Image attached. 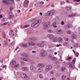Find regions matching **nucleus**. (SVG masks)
I'll list each match as a JSON object with an SVG mask.
<instances>
[{"label":"nucleus","mask_w":80,"mask_h":80,"mask_svg":"<svg viewBox=\"0 0 80 80\" xmlns=\"http://www.w3.org/2000/svg\"><path fill=\"white\" fill-rule=\"evenodd\" d=\"M40 25L39 23V21L38 20H37L34 21L31 24V26L33 28H36V27H38Z\"/></svg>","instance_id":"obj_1"},{"label":"nucleus","mask_w":80,"mask_h":80,"mask_svg":"<svg viewBox=\"0 0 80 80\" xmlns=\"http://www.w3.org/2000/svg\"><path fill=\"white\" fill-rule=\"evenodd\" d=\"M75 62H76V58H74L72 62L69 63V67L71 68H75V66L73 65V64L75 63Z\"/></svg>","instance_id":"obj_2"},{"label":"nucleus","mask_w":80,"mask_h":80,"mask_svg":"<svg viewBox=\"0 0 80 80\" xmlns=\"http://www.w3.org/2000/svg\"><path fill=\"white\" fill-rule=\"evenodd\" d=\"M55 13V11H49L48 12L46 13L45 14V16H52L53 15V14Z\"/></svg>","instance_id":"obj_3"},{"label":"nucleus","mask_w":80,"mask_h":80,"mask_svg":"<svg viewBox=\"0 0 80 80\" xmlns=\"http://www.w3.org/2000/svg\"><path fill=\"white\" fill-rule=\"evenodd\" d=\"M50 26H52L51 23L49 21H48L44 24L43 26V28L44 29H45L47 28H48V27H50Z\"/></svg>","instance_id":"obj_4"},{"label":"nucleus","mask_w":80,"mask_h":80,"mask_svg":"<svg viewBox=\"0 0 80 80\" xmlns=\"http://www.w3.org/2000/svg\"><path fill=\"white\" fill-rule=\"evenodd\" d=\"M40 56L41 57H45L46 56L45 51L44 50H42L40 53Z\"/></svg>","instance_id":"obj_5"},{"label":"nucleus","mask_w":80,"mask_h":80,"mask_svg":"<svg viewBox=\"0 0 80 80\" xmlns=\"http://www.w3.org/2000/svg\"><path fill=\"white\" fill-rule=\"evenodd\" d=\"M12 65L13 66L14 68L16 67H18L19 66V64H17V62L15 61H12Z\"/></svg>","instance_id":"obj_6"},{"label":"nucleus","mask_w":80,"mask_h":80,"mask_svg":"<svg viewBox=\"0 0 80 80\" xmlns=\"http://www.w3.org/2000/svg\"><path fill=\"white\" fill-rule=\"evenodd\" d=\"M28 3H29V1L28 0H25L23 6L25 8H27L28 7Z\"/></svg>","instance_id":"obj_7"},{"label":"nucleus","mask_w":80,"mask_h":80,"mask_svg":"<svg viewBox=\"0 0 80 80\" xmlns=\"http://www.w3.org/2000/svg\"><path fill=\"white\" fill-rule=\"evenodd\" d=\"M52 66L51 65H48L45 68V70L46 72H48L52 69Z\"/></svg>","instance_id":"obj_8"},{"label":"nucleus","mask_w":80,"mask_h":80,"mask_svg":"<svg viewBox=\"0 0 80 80\" xmlns=\"http://www.w3.org/2000/svg\"><path fill=\"white\" fill-rule=\"evenodd\" d=\"M30 68L32 72H34V71L36 70V68L33 65H31L30 66Z\"/></svg>","instance_id":"obj_9"},{"label":"nucleus","mask_w":80,"mask_h":80,"mask_svg":"<svg viewBox=\"0 0 80 80\" xmlns=\"http://www.w3.org/2000/svg\"><path fill=\"white\" fill-rule=\"evenodd\" d=\"M36 46L38 47H44V42H43L42 43H38L36 44Z\"/></svg>","instance_id":"obj_10"},{"label":"nucleus","mask_w":80,"mask_h":80,"mask_svg":"<svg viewBox=\"0 0 80 80\" xmlns=\"http://www.w3.org/2000/svg\"><path fill=\"white\" fill-rule=\"evenodd\" d=\"M21 77L22 78L25 79V80H27V79L28 78V77H27V75L25 74H23V75H22Z\"/></svg>","instance_id":"obj_11"},{"label":"nucleus","mask_w":80,"mask_h":80,"mask_svg":"<svg viewBox=\"0 0 80 80\" xmlns=\"http://www.w3.org/2000/svg\"><path fill=\"white\" fill-rule=\"evenodd\" d=\"M44 66H45V65L43 63H39L37 65L38 67V68H42L44 67Z\"/></svg>","instance_id":"obj_12"},{"label":"nucleus","mask_w":80,"mask_h":80,"mask_svg":"<svg viewBox=\"0 0 80 80\" xmlns=\"http://www.w3.org/2000/svg\"><path fill=\"white\" fill-rule=\"evenodd\" d=\"M9 1L10 0H4L3 1V3L5 5H8L10 3Z\"/></svg>","instance_id":"obj_13"},{"label":"nucleus","mask_w":80,"mask_h":80,"mask_svg":"<svg viewBox=\"0 0 80 80\" xmlns=\"http://www.w3.org/2000/svg\"><path fill=\"white\" fill-rule=\"evenodd\" d=\"M48 37L50 39H53L54 38V36L52 34H49L48 35Z\"/></svg>","instance_id":"obj_14"},{"label":"nucleus","mask_w":80,"mask_h":80,"mask_svg":"<svg viewBox=\"0 0 80 80\" xmlns=\"http://www.w3.org/2000/svg\"><path fill=\"white\" fill-rule=\"evenodd\" d=\"M43 70V69L42 68H39L38 69L37 72H38V73H40L42 72Z\"/></svg>","instance_id":"obj_15"},{"label":"nucleus","mask_w":80,"mask_h":80,"mask_svg":"<svg viewBox=\"0 0 80 80\" xmlns=\"http://www.w3.org/2000/svg\"><path fill=\"white\" fill-rule=\"evenodd\" d=\"M21 69L22 70H23V71L26 72V71H27L28 68L26 67H22L21 68Z\"/></svg>","instance_id":"obj_16"},{"label":"nucleus","mask_w":80,"mask_h":80,"mask_svg":"<svg viewBox=\"0 0 80 80\" xmlns=\"http://www.w3.org/2000/svg\"><path fill=\"white\" fill-rule=\"evenodd\" d=\"M56 33H57L58 34H62V30H58L56 31Z\"/></svg>","instance_id":"obj_17"},{"label":"nucleus","mask_w":80,"mask_h":80,"mask_svg":"<svg viewBox=\"0 0 80 80\" xmlns=\"http://www.w3.org/2000/svg\"><path fill=\"white\" fill-rule=\"evenodd\" d=\"M22 45L23 47L27 48V47H28V43H27V44H22Z\"/></svg>","instance_id":"obj_18"},{"label":"nucleus","mask_w":80,"mask_h":80,"mask_svg":"<svg viewBox=\"0 0 80 80\" xmlns=\"http://www.w3.org/2000/svg\"><path fill=\"white\" fill-rule=\"evenodd\" d=\"M37 76L38 77H39L40 78H43V76L42 74H37Z\"/></svg>","instance_id":"obj_19"},{"label":"nucleus","mask_w":80,"mask_h":80,"mask_svg":"<svg viewBox=\"0 0 80 80\" xmlns=\"http://www.w3.org/2000/svg\"><path fill=\"white\" fill-rule=\"evenodd\" d=\"M71 38L72 39H75L77 38V36L75 34H72L71 36Z\"/></svg>","instance_id":"obj_20"},{"label":"nucleus","mask_w":80,"mask_h":80,"mask_svg":"<svg viewBox=\"0 0 80 80\" xmlns=\"http://www.w3.org/2000/svg\"><path fill=\"white\" fill-rule=\"evenodd\" d=\"M28 45H31V46H33V45H35V43H32V42H30V43H28Z\"/></svg>","instance_id":"obj_21"},{"label":"nucleus","mask_w":80,"mask_h":80,"mask_svg":"<svg viewBox=\"0 0 80 80\" xmlns=\"http://www.w3.org/2000/svg\"><path fill=\"white\" fill-rule=\"evenodd\" d=\"M58 42H60V43H61L62 42V41H63V39L59 37L58 38Z\"/></svg>","instance_id":"obj_22"},{"label":"nucleus","mask_w":80,"mask_h":80,"mask_svg":"<svg viewBox=\"0 0 80 80\" xmlns=\"http://www.w3.org/2000/svg\"><path fill=\"white\" fill-rule=\"evenodd\" d=\"M29 40L30 41H33V40H34V41H35L36 40H37V39L35 38H29Z\"/></svg>","instance_id":"obj_23"},{"label":"nucleus","mask_w":80,"mask_h":80,"mask_svg":"<svg viewBox=\"0 0 80 80\" xmlns=\"http://www.w3.org/2000/svg\"><path fill=\"white\" fill-rule=\"evenodd\" d=\"M23 61H25V62H29V61H30V59L28 58H24Z\"/></svg>","instance_id":"obj_24"},{"label":"nucleus","mask_w":80,"mask_h":80,"mask_svg":"<svg viewBox=\"0 0 80 80\" xmlns=\"http://www.w3.org/2000/svg\"><path fill=\"white\" fill-rule=\"evenodd\" d=\"M63 46L66 47L68 45V43H67V42H64V43H63Z\"/></svg>","instance_id":"obj_25"},{"label":"nucleus","mask_w":80,"mask_h":80,"mask_svg":"<svg viewBox=\"0 0 80 80\" xmlns=\"http://www.w3.org/2000/svg\"><path fill=\"white\" fill-rule=\"evenodd\" d=\"M8 18L9 19L12 18H13V15L12 14H9V15L8 17Z\"/></svg>","instance_id":"obj_26"},{"label":"nucleus","mask_w":80,"mask_h":80,"mask_svg":"<svg viewBox=\"0 0 80 80\" xmlns=\"http://www.w3.org/2000/svg\"><path fill=\"white\" fill-rule=\"evenodd\" d=\"M72 9V8L70 7H67L66 8V10H70Z\"/></svg>","instance_id":"obj_27"},{"label":"nucleus","mask_w":80,"mask_h":80,"mask_svg":"<svg viewBox=\"0 0 80 80\" xmlns=\"http://www.w3.org/2000/svg\"><path fill=\"white\" fill-rule=\"evenodd\" d=\"M9 34V35H11V34H12V35H14V34H13V31L12 30H11L10 31Z\"/></svg>","instance_id":"obj_28"},{"label":"nucleus","mask_w":80,"mask_h":80,"mask_svg":"<svg viewBox=\"0 0 80 80\" xmlns=\"http://www.w3.org/2000/svg\"><path fill=\"white\" fill-rule=\"evenodd\" d=\"M26 55V54L24 52L22 53L21 54V57H25Z\"/></svg>","instance_id":"obj_29"},{"label":"nucleus","mask_w":80,"mask_h":80,"mask_svg":"<svg viewBox=\"0 0 80 80\" xmlns=\"http://www.w3.org/2000/svg\"><path fill=\"white\" fill-rule=\"evenodd\" d=\"M53 39V41L54 42H57V38L56 37L55 38H53L52 39Z\"/></svg>","instance_id":"obj_30"},{"label":"nucleus","mask_w":80,"mask_h":80,"mask_svg":"<svg viewBox=\"0 0 80 80\" xmlns=\"http://www.w3.org/2000/svg\"><path fill=\"white\" fill-rule=\"evenodd\" d=\"M75 14H71L68 16L69 17H73L74 16H75Z\"/></svg>","instance_id":"obj_31"},{"label":"nucleus","mask_w":80,"mask_h":80,"mask_svg":"<svg viewBox=\"0 0 80 80\" xmlns=\"http://www.w3.org/2000/svg\"><path fill=\"white\" fill-rule=\"evenodd\" d=\"M4 42L5 43V45H8V41L7 40H5L4 41Z\"/></svg>","instance_id":"obj_32"},{"label":"nucleus","mask_w":80,"mask_h":80,"mask_svg":"<svg viewBox=\"0 0 80 80\" xmlns=\"http://www.w3.org/2000/svg\"><path fill=\"white\" fill-rule=\"evenodd\" d=\"M61 70L62 72H63L65 70V67H62L61 68Z\"/></svg>","instance_id":"obj_33"},{"label":"nucleus","mask_w":80,"mask_h":80,"mask_svg":"<svg viewBox=\"0 0 80 80\" xmlns=\"http://www.w3.org/2000/svg\"><path fill=\"white\" fill-rule=\"evenodd\" d=\"M66 77V76H65L62 75V80H65V79Z\"/></svg>","instance_id":"obj_34"},{"label":"nucleus","mask_w":80,"mask_h":80,"mask_svg":"<svg viewBox=\"0 0 80 80\" xmlns=\"http://www.w3.org/2000/svg\"><path fill=\"white\" fill-rule=\"evenodd\" d=\"M30 27V25H26L24 26H23V28H27V27Z\"/></svg>","instance_id":"obj_35"},{"label":"nucleus","mask_w":80,"mask_h":80,"mask_svg":"<svg viewBox=\"0 0 80 80\" xmlns=\"http://www.w3.org/2000/svg\"><path fill=\"white\" fill-rule=\"evenodd\" d=\"M2 36L3 38H5V37H6V34H5V33L4 32L2 34Z\"/></svg>","instance_id":"obj_36"},{"label":"nucleus","mask_w":80,"mask_h":80,"mask_svg":"<svg viewBox=\"0 0 80 80\" xmlns=\"http://www.w3.org/2000/svg\"><path fill=\"white\" fill-rule=\"evenodd\" d=\"M8 24V23L7 22H5L2 24L1 25V26H4V25H6Z\"/></svg>","instance_id":"obj_37"},{"label":"nucleus","mask_w":80,"mask_h":80,"mask_svg":"<svg viewBox=\"0 0 80 80\" xmlns=\"http://www.w3.org/2000/svg\"><path fill=\"white\" fill-rule=\"evenodd\" d=\"M52 30H48V33H52Z\"/></svg>","instance_id":"obj_38"},{"label":"nucleus","mask_w":80,"mask_h":80,"mask_svg":"<svg viewBox=\"0 0 80 80\" xmlns=\"http://www.w3.org/2000/svg\"><path fill=\"white\" fill-rule=\"evenodd\" d=\"M67 33L68 34H71V31L70 30L67 31Z\"/></svg>","instance_id":"obj_39"},{"label":"nucleus","mask_w":80,"mask_h":80,"mask_svg":"<svg viewBox=\"0 0 80 80\" xmlns=\"http://www.w3.org/2000/svg\"><path fill=\"white\" fill-rule=\"evenodd\" d=\"M6 67H7V66L5 65L2 66V68H5V69H6V68H7Z\"/></svg>","instance_id":"obj_40"},{"label":"nucleus","mask_w":80,"mask_h":80,"mask_svg":"<svg viewBox=\"0 0 80 80\" xmlns=\"http://www.w3.org/2000/svg\"><path fill=\"white\" fill-rule=\"evenodd\" d=\"M14 45V42H12L10 45V47H12V46H13Z\"/></svg>","instance_id":"obj_41"},{"label":"nucleus","mask_w":80,"mask_h":80,"mask_svg":"<svg viewBox=\"0 0 80 80\" xmlns=\"http://www.w3.org/2000/svg\"><path fill=\"white\" fill-rule=\"evenodd\" d=\"M79 55V54H78V53H76L75 56L77 57H78Z\"/></svg>","instance_id":"obj_42"},{"label":"nucleus","mask_w":80,"mask_h":80,"mask_svg":"<svg viewBox=\"0 0 80 80\" xmlns=\"http://www.w3.org/2000/svg\"><path fill=\"white\" fill-rule=\"evenodd\" d=\"M61 5H63V4H65V2L64 1H62L61 2Z\"/></svg>","instance_id":"obj_43"},{"label":"nucleus","mask_w":80,"mask_h":80,"mask_svg":"<svg viewBox=\"0 0 80 80\" xmlns=\"http://www.w3.org/2000/svg\"><path fill=\"white\" fill-rule=\"evenodd\" d=\"M64 39L65 41H68V38H65Z\"/></svg>","instance_id":"obj_44"},{"label":"nucleus","mask_w":80,"mask_h":80,"mask_svg":"<svg viewBox=\"0 0 80 80\" xmlns=\"http://www.w3.org/2000/svg\"><path fill=\"white\" fill-rule=\"evenodd\" d=\"M57 23H56V22H54L52 24V25H56Z\"/></svg>","instance_id":"obj_45"},{"label":"nucleus","mask_w":80,"mask_h":80,"mask_svg":"<svg viewBox=\"0 0 80 80\" xmlns=\"http://www.w3.org/2000/svg\"><path fill=\"white\" fill-rule=\"evenodd\" d=\"M10 11H12L13 10V7H10Z\"/></svg>","instance_id":"obj_46"},{"label":"nucleus","mask_w":80,"mask_h":80,"mask_svg":"<svg viewBox=\"0 0 80 80\" xmlns=\"http://www.w3.org/2000/svg\"><path fill=\"white\" fill-rule=\"evenodd\" d=\"M54 73V72L53 71H51L50 72V74H51L52 75Z\"/></svg>","instance_id":"obj_47"},{"label":"nucleus","mask_w":80,"mask_h":80,"mask_svg":"<svg viewBox=\"0 0 80 80\" xmlns=\"http://www.w3.org/2000/svg\"><path fill=\"white\" fill-rule=\"evenodd\" d=\"M50 80H56V79L54 78H51Z\"/></svg>","instance_id":"obj_48"},{"label":"nucleus","mask_w":80,"mask_h":80,"mask_svg":"<svg viewBox=\"0 0 80 80\" xmlns=\"http://www.w3.org/2000/svg\"><path fill=\"white\" fill-rule=\"evenodd\" d=\"M61 23V25H64V24H65V22H63V21H62Z\"/></svg>","instance_id":"obj_49"},{"label":"nucleus","mask_w":80,"mask_h":80,"mask_svg":"<svg viewBox=\"0 0 80 80\" xmlns=\"http://www.w3.org/2000/svg\"><path fill=\"white\" fill-rule=\"evenodd\" d=\"M32 53H37V52H36L35 51H33L32 52Z\"/></svg>","instance_id":"obj_50"},{"label":"nucleus","mask_w":80,"mask_h":80,"mask_svg":"<svg viewBox=\"0 0 80 80\" xmlns=\"http://www.w3.org/2000/svg\"><path fill=\"white\" fill-rule=\"evenodd\" d=\"M52 60H55V57H52Z\"/></svg>","instance_id":"obj_51"},{"label":"nucleus","mask_w":80,"mask_h":80,"mask_svg":"<svg viewBox=\"0 0 80 80\" xmlns=\"http://www.w3.org/2000/svg\"><path fill=\"white\" fill-rule=\"evenodd\" d=\"M20 60H23H23H24V58H20Z\"/></svg>","instance_id":"obj_52"},{"label":"nucleus","mask_w":80,"mask_h":80,"mask_svg":"<svg viewBox=\"0 0 80 80\" xmlns=\"http://www.w3.org/2000/svg\"><path fill=\"white\" fill-rule=\"evenodd\" d=\"M53 27H54V28H57V26H56V25H52Z\"/></svg>","instance_id":"obj_53"},{"label":"nucleus","mask_w":80,"mask_h":80,"mask_svg":"<svg viewBox=\"0 0 80 80\" xmlns=\"http://www.w3.org/2000/svg\"><path fill=\"white\" fill-rule=\"evenodd\" d=\"M11 2L10 3L11 4H12V3H13V0H11Z\"/></svg>","instance_id":"obj_54"},{"label":"nucleus","mask_w":80,"mask_h":80,"mask_svg":"<svg viewBox=\"0 0 80 80\" xmlns=\"http://www.w3.org/2000/svg\"><path fill=\"white\" fill-rule=\"evenodd\" d=\"M59 46H61V44H58L57 45L56 47H59Z\"/></svg>","instance_id":"obj_55"},{"label":"nucleus","mask_w":80,"mask_h":80,"mask_svg":"<svg viewBox=\"0 0 80 80\" xmlns=\"http://www.w3.org/2000/svg\"><path fill=\"white\" fill-rule=\"evenodd\" d=\"M71 58H72V57H69V58H68V59H67V60H69V59H71Z\"/></svg>","instance_id":"obj_56"},{"label":"nucleus","mask_w":80,"mask_h":80,"mask_svg":"<svg viewBox=\"0 0 80 80\" xmlns=\"http://www.w3.org/2000/svg\"><path fill=\"white\" fill-rule=\"evenodd\" d=\"M66 2L67 3H69V2H70V1L68 0H67L66 1Z\"/></svg>","instance_id":"obj_57"},{"label":"nucleus","mask_w":80,"mask_h":80,"mask_svg":"<svg viewBox=\"0 0 80 80\" xmlns=\"http://www.w3.org/2000/svg\"><path fill=\"white\" fill-rule=\"evenodd\" d=\"M39 14L40 15H41V16H42V15H43V13H42V12H40Z\"/></svg>","instance_id":"obj_58"},{"label":"nucleus","mask_w":80,"mask_h":80,"mask_svg":"<svg viewBox=\"0 0 80 80\" xmlns=\"http://www.w3.org/2000/svg\"><path fill=\"white\" fill-rule=\"evenodd\" d=\"M43 3H44V2H42L40 3V4H41L42 5H43Z\"/></svg>","instance_id":"obj_59"},{"label":"nucleus","mask_w":80,"mask_h":80,"mask_svg":"<svg viewBox=\"0 0 80 80\" xmlns=\"http://www.w3.org/2000/svg\"><path fill=\"white\" fill-rule=\"evenodd\" d=\"M0 62H2V63H3V60H1L0 61Z\"/></svg>","instance_id":"obj_60"},{"label":"nucleus","mask_w":80,"mask_h":80,"mask_svg":"<svg viewBox=\"0 0 80 80\" xmlns=\"http://www.w3.org/2000/svg\"><path fill=\"white\" fill-rule=\"evenodd\" d=\"M18 13H20V10H18Z\"/></svg>","instance_id":"obj_61"},{"label":"nucleus","mask_w":80,"mask_h":80,"mask_svg":"<svg viewBox=\"0 0 80 80\" xmlns=\"http://www.w3.org/2000/svg\"><path fill=\"white\" fill-rule=\"evenodd\" d=\"M51 6L52 7H55V6H54V5L53 4H52V5Z\"/></svg>","instance_id":"obj_62"},{"label":"nucleus","mask_w":80,"mask_h":80,"mask_svg":"<svg viewBox=\"0 0 80 80\" xmlns=\"http://www.w3.org/2000/svg\"><path fill=\"white\" fill-rule=\"evenodd\" d=\"M49 48H52V47L50 45L48 46Z\"/></svg>","instance_id":"obj_63"},{"label":"nucleus","mask_w":80,"mask_h":80,"mask_svg":"<svg viewBox=\"0 0 80 80\" xmlns=\"http://www.w3.org/2000/svg\"><path fill=\"white\" fill-rule=\"evenodd\" d=\"M67 80H70V78H67Z\"/></svg>","instance_id":"obj_64"}]
</instances>
